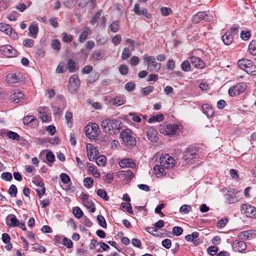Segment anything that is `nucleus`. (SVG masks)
I'll list each match as a JSON object with an SVG mask.
<instances>
[{"label":"nucleus","instance_id":"nucleus-1","mask_svg":"<svg viewBox=\"0 0 256 256\" xmlns=\"http://www.w3.org/2000/svg\"><path fill=\"white\" fill-rule=\"evenodd\" d=\"M160 165H156L154 170L156 174L165 175L166 174L164 168L170 169L172 168L176 164V160L168 154L162 155L160 158Z\"/></svg>","mask_w":256,"mask_h":256},{"label":"nucleus","instance_id":"nucleus-2","mask_svg":"<svg viewBox=\"0 0 256 256\" xmlns=\"http://www.w3.org/2000/svg\"><path fill=\"white\" fill-rule=\"evenodd\" d=\"M121 122L116 119L106 118L101 122V126L104 130L110 134H114L121 128Z\"/></svg>","mask_w":256,"mask_h":256},{"label":"nucleus","instance_id":"nucleus-3","mask_svg":"<svg viewBox=\"0 0 256 256\" xmlns=\"http://www.w3.org/2000/svg\"><path fill=\"white\" fill-rule=\"evenodd\" d=\"M238 66L248 74H256V66L250 60L242 58L238 62Z\"/></svg>","mask_w":256,"mask_h":256},{"label":"nucleus","instance_id":"nucleus-4","mask_svg":"<svg viewBox=\"0 0 256 256\" xmlns=\"http://www.w3.org/2000/svg\"><path fill=\"white\" fill-rule=\"evenodd\" d=\"M144 62L147 65V70L150 72H158L161 68V64L156 61L154 56L145 54L143 56Z\"/></svg>","mask_w":256,"mask_h":256},{"label":"nucleus","instance_id":"nucleus-5","mask_svg":"<svg viewBox=\"0 0 256 256\" xmlns=\"http://www.w3.org/2000/svg\"><path fill=\"white\" fill-rule=\"evenodd\" d=\"M86 136L91 140L97 138L100 134L98 124L96 123L88 124L85 127Z\"/></svg>","mask_w":256,"mask_h":256},{"label":"nucleus","instance_id":"nucleus-6","mask_svg":"<svg viewBox=\"0 0 256 256\" xmlns=\"http://www.w3.org/2000/svg\"><path fill=\"white\" fill-rule=\"evenodd\" d=\"M120 136L126 146H132L136 144V139L132 136V132L130 130L126 129L122 130L120 133Z\"/></svg>","mask_w":256,"mask_h":256},{"label":"nucleus","instance_id":"nucleus-7","mask_svg":"<svg viewBox=\"0 0 256 256\" xmlns=\"http://www.w3.org/2000/svg\"><path fill=\"white\" fill-rule=\"evenodd\" d=\"M178 126L176 124H160L159 126V132L165 135H174L177 132Z\"/></svg>","mask_w":256,"mask_h":256},{"label":"nucleus","instance_id":"nucleus-8","mask_svg":"<svg viewBox=\"0 0 256 256\" xmlns=\"http://www.w3.org/2000/svg\"><path fill=\"white\" fill-rule=\"evenodd\" d=\"M246 88V83L242 82L230 88L228 92V94L231 96L239 95L241 93L244 92Z\"/></svg>","mask_w":256,"mask_h":256},{"label":"nucleus","instance_id":"nucleus-9","mask_svg":"<svg viewBox=\"0 0 256 256\" xmlns=\"http://www.w3.org/2000/svg\"><path fill=\"white\" fill-rule=\"evenodd\" d=\"M38 118L42 122H48L50 120V110L45 106L38 108Z\"/></svg>","mask_w":256,"mask_h":256},{"label":"nucleus","instance_id":"nucleus-10","mask_svg":"<svg viewBox=\"0 0 256 256\" xmlns=\"http://www.w3.org/2000/svg\"><path fill=\"white\" fill-rule=\"evenodd\" d=\"M198 156V150L194 148L188 149L183 156L184 160L188 163L192 164L193 160Z\"/></svg>","mask_w":256,"mask_h":256},{"label":"nucleus","instance_id":"nucleus-11","mask_svg":"<svg viewBox=\"0 0 256 256\" xmlns=\"http://www.w3.org/2000/svg\"><path fill=\"white\" fill-rule=\"evenodd\" d=\"M240 211L242 214H245L247 217H256V208L249 204H242Z\"/></svg>","mask_w":256,"mask_h":256},{"label":"nucleus","instance_id":"nucleus-12","mask_svg":"<svg viewBox=\"0 0 256 256\" xmlns=\"http://www.w3.org/2000/svg\"><path fill=\"white\" fill-rule=\"evenodd\" d=\"M0 52L2 54L9 58L16 56L17 54L16 50L10 45L8 44L2 46L0 48Z\"/></svg>","mask_w":256,"mask_h":256},{"label":"nucleus","instance_id":"nucleus-13","mask_svg":"<svg viewBox=\"0 0 256 256\" xmlns=\"http://www.w3.org/2000/svg\"><path fill=\"white\" fill-rule=\"evenodd\" d=\"M212 19V17L210 16H208L205 12H200L193 16L192 22L194 24H197L202 20L206 22H210L211 21Z\"/></svg>","mask_w":256,"mask_h":256},{"label":"nucleus","instance_id":"nucleus-14","mask_svg":"<svg viewBox=\"0 0 256 256\" xmlns=\"http://www.w3.org/2000/svg\"><path fill=\"white\" fill-rule=\"evenodd\" d=\"M0 30L15 39L18 38V35L11 26L5 23H0Z\"/></svg>","mask_w":256,"mask_h":256},{"label":"nucleus","instance_id":"nucleus-15","mask_svg":"<svg viewBox=\"0 0 256 256\" xmlns=\"http://www.w3.org/2000/svg\"><path fill=\"white\" fill-rule=\"evenodd\" d=\"M134 13L138 16L142 15L147 18H151V14L148 12L146 8H144L142 10H140V6L138 4H134Z\"/></svg>","mask_w":256,"mask_h":256},{"label":"nucleus","instance_id":"nucleus-16","mask_svg":"<svg viewBox=\"0 0 256 256\" xmlns=\"http://www.w3.org/2000/svg\"><path fill=\"white\" fill-rule=\"evenodd\" d=\"M146 136L152 142H156L158 140L157 136V131L152 128H149L146 131Z\"/></svg>","mask_w":256,"mask_h":256},{"label":"nucleus","instance_id":"nucleus-17","mask_svg":"<svg viewBox=\"0 0 256 256\" xmlns=\"http://www.w3.org/2000/svg\"><path fill=\"white\" fill-rule=\"evenodd\" d=\"M86 148L88 149V157L90 161H93L96 158L98 153V150L91 144H88Z\"/></svg>","mask_w":256,"mask_h":256},{"label":"nucleus","instance_id":"nucleus-18","mask_svg":"<svg viewBox=\"0 0 256 256\" xmlns=\"http://www.w3.org/2000/svg\"><path fill=\"white\" fill-rule=\"evenodd\" d=\"M190 64L195 68H202L205 66V63L199 58L192 56L190 58Z\"/></svg>","mask_w":256,"mask_h":256},{"label":"nucleus","instance_id":"nucleus-19","mask_svg":"<svg viewBox=\"0 0 256 256\" xmlns=\"http://www.w3.org/2000/svg\"><path fill=\"white\" fill-rule=\"evenodd\" d=\"M198 232H194L191 234L186 236L185 240L187 242H192L194 246H196L200 244L199 240L196 239L198 236Z\"/></svg>","mask_w":256,"mask_h":256},{"label":"nucleus","instance_id":"nucleus-20","mask_svg":"<svg viewBox=\"0 0 256 256\" xmlns=\"http://www.w3.org/2000/svg\"><path fill=\"white\" fill-rule=\"evenodd\" d=\"M232 246L236 252H242L246 249V244L244 242L236 240L234 242Z\"/></svg>","mask_w":256,"mask_h":256},{"label":"nucleus","instance_id":"nucleus-21","mask_svg":"<svg viewBox=\"0 0 256 256\" xmlns=\"http://www.w3.org/2000/svg\"><path fill=\"white\" fill-rule=\"evenodd\" d=\"M6 80H24L27 79L26 75L20 73L9 74L6 76Z\"/></svg>","mask_w":256,"mask_h":256},{"label":"nucleus","instance_id":"nucleus-22","mask_svg":"<svg viewBox=\"0 0 256 256\" xmlns=\"http://www.w3.org/2000/svg\"><path fill=\"white\" fill-rule=\"evenodd\" d=\"M119 166L122 168H134L136 164L132 159L126 158L120 160L118 162Z\"/></svg>","mask_w":256,"mask_h":256},{"label":"nucleus","instance_id":"nucleus-23","mask_svg":"<svg viewBox=\"0 0 256 256\" xmlns=\"http://www.w3.org/2000/svg\"><path fill=\"white\" fill-rule=\"evenodd\" d=\"M256 236V231L254 230H246L238 234V237L243 240H246L250 237Z\"/></svg>","mask_w":256,"mask_h":256},{"label":"nucleus","instance_id":"nucleus-24","mask_svg":"<svg viewBox=\"0 0 256 256\" xmlns=\"http://www.w3.org/2000/svg\"><path fill=\"white\" fill-rule=\"evenodd\" d=\"M80 86V81H69L68 90L71 93H76Z\"/></svg>","mask_w":256,"mask_h":256},{"label":"nucleus","instance_id":"nucleus-25","mask_svg":"<svg viewBox=\"0 0 256 256\" xmlns=\"http://www.w3.org/2000/svg\"><path fill=\"white\" fill-rule=\"evenodd\" d=\"M125 98L122 96H116L114 97L110 100V102L112 104L116 106H120L123 104L125 102Z\"/></svg>","mask_w":256,"mask_h":256},{"label":"nucleus","instance_id":"nucleus-26","mask_svg":"<svg viewBox=\"0 0 256 256\" xmlns=\"http://www.w3.org/2000/svg\"><path fill=\"white\" fill-rule=\"evenodd\" d=\"M202 110L208 118H211L214 114V112L212 108L206 104L202 105Z\"/></svg>","mask_w":256,"mask_h":256},{"label":"nucleus","instance_id":"nucleus-27","mask_svg":"<svg viewBox=\"0 0 256 256\" xmlns=\"http://www.w3.org/2000/svg\"><path fill=\"white\" fill-rule=\"evenodd\" d=\"M104 56V53L99 50H95L92 54L90 58L93 61H98L102 60Z\"/></svg>","mask_w":256,"mask_h":256},{"label":"nucleus","instance_id":"nucleus-28","mask_svg":"<svg viewBox=\"0 0 256 256\" xmlns=\"http://www.w3.org/2000/svg\"><path fill=\"white\" fill-rule=\"evenodd\" d=\"M222 39L226 45H230L233 41L234 36L226 32L222 36Z\"/></svg>","mask_w":256,"mask_h":256},{"label":"nucleus","instance_id":"nucleus-29","mask_svg":"<svg viewBox=\"0 0 256 256\" xmlns=\"http://www.w3.org/2000/svg\"><path fill=\"white\" fill-rule=\"evenodd\" d=\"M24 94L21 92H14L11 96V100L12 102L18 103L24 98Z\"/></svg>","mask_w":256,"mask_h":256},{"label":"nucleus","instance_id":"nucleus-30","mask_svg":"<svg viewBox=\"0 0 256 256\" xmlns=\"http://www.w3.org/2000/svg\"><path fill=\"white\" fill-rule=\"evenodd\" d=\"M96 162L98 166H104L106 164V157L103 155L98 156L96 158Z\"/></svg>","mask_w":256,"mask_h":256},{"label":"nucleus","instance_id":"nucleus-31","mask_svg":"<svg viewBox=\"0 0 256 256\" xmlns=\"http://www.w3.org/2000/svg\"><path fill=\"white\" fill-rule=\"evenodd\" d=\"M90 32L91 30L89 28L82 32L79 36V42H84Z\"/></svg>","mask_w":256,"mask_h":256},{"label":"nucleus","instance_id":"nucleus-32","mask_svg":"<svg viewBox=\"0 0 256 256\" xmlns=\"http://www.w3.org/2000/svg\"><path fill=\"white\" fill-rule=\"evenodd\" d=\"M88 170L90 174H92L94 177L96 178H99L100 176V172L97 170L96 168L92 165H90L88 166Z\"/></svg>","mask_w":256,"mask_h":256},{"label":"nucleus","instance_id":"nucleus-33","mask_svg":"<svg viewBox=\"0 0 256 256\" xmlns=\"http://www.w3.org/2000/svg\"><path fill=\"white\" fill-rule=\"evenodd\" d=\"M164 118V116L162 114H157L156 116H153L148 120L149 123H152L154 122H159L162 121Z\"/></svg>","mask_w":256,"mask_h":256},{"label":"nucleus","instance_id":"nucleus-34","mask_svg":"<svg viewBox=\"0 0 256 256\" xmlns=\"http://www.w3.org/2000/svg\"><path fill=\"white\" fill-rule=\"evenodd\" d=\"M7 136L14 140L19 141L20 140V135L16 132L10 130L8 132Z\"/></svg>","mask_w":256,"mask_h":256},{"label":"nucleus","instance_id":"nucleus-35","mask_svg":"<svg viewBox=\"0 0 256 256\" xmlns=\"http://www.w3.org/2000/svg\"><path fill=\"white\" fill-rule=\"evenodd\" d=\"M10 216V222L8 224V226L10 227H14L18 226V224L19 223L18 220L16 218V216L14 215H10L8 216L6 219H8Z\"/></svg>","mask_w":256,"mask_h":256},{"label":"nucleus","instance_id":"nucleus-36","mask_svg":"<svg viewBox=\"0 0 256 256\" xmlns=\"http://www.w3.org/2000/svg\"><path fill=\"white\" fill-rule=\"evenodd\" d=\"M76 4V0H64L62 2L63 6L69 9L72 8Z\"/></svg>","mask_w":256,"mask_h":256},{"label":"nucleus","instance_id":"nucleus-37","mask_svg":"<svg viewBox=\"0 0 256 256\" xmlns=\"http://www.w3.org/2000/svg\"><path fill=\"white\" fill-rule=\"evenodd\" d=\"M248 50L252 55L256 56V40H252L248 46Z\"/></svg>","mask_w":256,"mask_h":256},{"label":"nucleus","instance_id":"nucleus-38","mask_svg":"<svg viewBox=\"0 0 256 256\" xmlns=\"http://www.w3.org/2000/svg\"><path fill=\"white\" fill-rule=\"evenodd\" d=\"M84 206L88 208L89 209L91 212H94L95 210V206L94 203L90 200L83 203Z\"/></svg>","mask_w":256,"mask_h":256},{"label":"nucleus","instance_id":"nucleus-39","mask_svg":"<svg viewBox=\"0 0 256 256\" xmlns=\"http://www.w3.org/2000/svg\"><path fill=\"white\" fill-rule=\"evenodd\" d=\"M190 62L188 60H184L181 64V68L182 70L184 72L190 71Z\"/></svg>","mask_w":256,"mask_h":256},{"label":"nucleus","instance_id":"nucleus-40","mask_svg":"<svg viewBox=\"0 0 256 256\" xmlns=\"http://www.w3.org/2000/svg\"><path fill=\"white\" fill-rule=\"evenodd\" d=\"M8 192L11 197L16 198L18 192L16 186L14 184H12L9 188Z\"/></svg>","mask_w":256,"mask_h":256},{"label":"nucleus","instance_id":"nucleus-41","mask_svg":"<svg viewBox=\"0 0 256 256\" xmlns=\"http://www.w3.org/2000/svg\"><path fill=\"white\" fill-rule=\"evenodd\" d=\"M96 194L100 197L105 200H108L109 199L106 192L103 189H98L96 192Z\"/></svg>","mask_w":256,"mask_h":256},{"label":"nucleus","instance_id":"nucleus-42","mask_svg":"<svg viewBox=\"0 0 256 256\" xmlns=\"http://www.w3.org/2000/svg\"><path fill=\"white\" fill-rule=\"evenodd\" d=\"M28 30L33 35L32 37L36 38L38 30V27L36 25L31 24Z\"/></svg>","mask_w":256,"mask_h":256},{"label":"nucleus","instance_id":"nucleus-43","mask_svg":"<svg viewBox=\"0 0 256 256\" xmlns=\"http://www.w3.org/2000/svg\"><path fill=\"white\" fill-rule=\"evenodd\" d=\"M65 118L66 120V124L67 126L70 128L72 126V114L70 112H66V113L65 115Z\"/></svg>","mask_w":256,"mask_h":256},{"label":"nucleus","instance_id":"nucleus-44","mask_svg":"<svg viewBox=\"0 0 256 256\" xmlns=\"http://www.w3.org/2000/svg\"><path fill=\"white\" fill-rule=\"evenodd\" d=\"M94 184V180L90 177L86 178L84 180V184L85 187L90 188Z\"/></svg>","mask_w":256,"mask_h":256},{"label":"nucleus","instance_id":"nucleus-45","mask_svg":"<svg viewBox=\"0 0 256 256\" xmlns=\"http://www.w3.org/2000/svg\"><path fill=\"white\" fill-rule=\"evenodd\" d=\"M66 68H68L70 72H74L76 69V64L72 60H69L67 62Z\"/></svg>","mask_w":256,"mask_h":256},{"label":"nucleus","instance_id":"nucleus-46","mask_svg":"<svg viewBox=\"0 0 256 256\" xmlns=\"http://www.w3.org/2000/svg\"><path fill=\"white\" fill-rule=\"evenodd\" d=\"M36 120L35 117L33 116H28L22 119L23 123L24 125H27L30 122Z\"/></svg>","mask_w":256,"mask_h":256},{"label":"nucleus","instance_id":"nucleus-47","mask_svg":"<svg viewBox=\"0 0 256 256\" xmlns=\"http://www.w3.org/2000/svg\"><path fill=\"white\" fill-rule=\"evenodd\" d=\"M73 214L78 218H80L82 216L83 212L80 208L78 206L73 208Z\"/></svg>","mask_w":256,"mask_h":256},{"label":"nucleus","instance_id":"nucleus-48","mask_svg":"<svg viewBox=\"0 0 256 256\" xmlns=\"http://www.w3.org/2000/svg\"><path fill=\"white\" fill-rule=\"evenodd\" d=\"M131 56L130 50L128 48H125L122 52V58L123 60H127Z\"/></svg>","mask_w":256,"mask_h":256},{"label":"nucleus","instance_id":"nucleus-49","mask_svg":"<svg viewBox=\"0 0 256 256\" xmlns=\"http://www.w3.org/2000/svg\"><path fill=\"white\" fill-rule=\"evenodd\" d=\"M32 182L40 188L44 186V183L41 178L38 176L33 178Z\"/></svg>","mask_w":256,"mask_h":256},{"label":"nucleus","instance_id":"nucleus-50","mask_svg":"<svg viewBox=\"0 0 256 256\" xmlns=\"http://www.w3.org/2000/svg\"><path fill=\"white\" fill-rule=\"evenodd\" d=\"M239 29V26L236 24H234L232 27L230 28V30L227 32L232 36H234L238 33Z\"/></svg>","mask_w":256,"mask_h":256},{"label":"nucleus","instance_id":"nucleus-51","mask_svg":"<svg viewBox=\"0 0 256 256\" xmlns=\"http://www.w3.org/2000/svg\"><path fill=\"white\" fill-rule=\"evenodd\" d=\"M101 14H102V10H100L90 20V23L92 24H95L96 22L98 19L100 18Z\"/></svg>","mask_w":256,"mask_h":256},{"label":"nucleus","instance_id":"nucleus-52","mask_svg":"<svg viewBox=\"0 0 256 256\" xmlns=\"http://www.w3.org/2000/svg\"><path fill=\"white\" fill-rule=\"evenodd\" d=\"M97 220L98 222V224L102 228H106V222L105 219L102 216L98 215L97 216Z\"/></svg>","mask_w":256,"mask_h":256},{"label":"nucleus","instance_id":"nucleus-53","mask_svg":"<svg viewBox=\"0 0 256 256\" xmlns=\"http://www.w3.org/2000/svg\"><path fill=\"white\" fill-rule=\"evenodd\" d=\"M62 40L65 42H71L73 40V36L70 34H68L66 32L62 34Z\"/></svg>","mask_w":256,"mask_h":256},{"label":"nucleus","instance_id":"nucleus-54","mask_svg":"<svg viewBox=\"0 0 256 256\" xmlns=\"http://www.w3.org/2000/svg\"><path fill=\"white\" fill-rule=\"evenodd\" d=\"M251 33L250 30H242L240 32V38L244 40H247L250 36Z\"/></svg>","mask_w":256,"mask_h":256},{"label":"nucleus","instance_id":"nucleus-55","mask_svg":"<svg viewBox=\"0 0 256 256\" xmlns=\"http://www.w3.org/2000/svg\"><path fill=\"white\" fill-rule=\"evenodd\" d=\"M228 222V219L226 218L219 220L216 223V226L220 228H222L226 226Z\"/></svg>","mask_w":256,"mask_h":256},{"label":"nucleus","instance_id":"nucleus-56","mask_svg":"<svg viewBox=\"0 0 256 256\" xmlns=\"http://www.w3.org/2000/svg\"><path fill=\"white\" fill-rule=\"evenodd\" d=\"M89 1L90 0H76V4H77L78 8H84L87 5Z\"/></svg>","mask_w":256,"mask_h":256},{"label":"nucleus","instance_id":"nucleus-57","mask_svg":"<svg viewBox=\"0 0 256 256\" xmlns=\"http://www.w3.org/2000/svg\"><path fill=\"white\" fill-rule=\"evenodd\" d=\"M66 69V66L64 62H60L56 69V72L57 73H62L64 72Z\"/></svg>","mask_w":256,"mask_h":256},{"label":"nucleus","instance_id":"nucleus-58","mask_svg":"<svg viewBox=\"0 0 256 256\" xmlns=\"http://www.w3.org/2000/svg\"><path fill=\"white\" fill-rule=\"evenodd\" d=\"M61 47L60 42L58 40H54L52 42V48L54 50H60Z\"/></svg>","mask_w":256,"mask_h":256},{"label":"nucleus","instance_id":"nucleus-59","mask_svg":"<svg viewBox=\"0 0 256 256\" xmlns=\"http://www.w3.org/2000/svg\"><path fill=\"white\" fill-rule=\"evenodd\" d=\"M110 29L113 32H116L119 29V24L117 21L113 22L110 26Z\"/></svg>","mask_w":256,"mask_h":256},{"label":"nucleus","instance_id":"nucleus-60","mask_svg":"<svg viewBox=\"0 0 256 256\" xmlns=\"http://www.w3.org/2000/svg\"><path fill=\"white\" fill-rule=\"evenodd\" d=\"M172 232L174 235L179 236L182 234L183 230L181 227L174 226L172 228Z\"/></svg>","mask_w":256,"mask_h":256},{"label":"nucleus","instance_id":"nucleus-61","mask_svg":"<svg viewBox=\"0 0 256 256\" xmlns=\"http://www.w3.org/2000/svg\"><path fill=\"white\" fill-rule=\"evenodd\" d=\"M114 179V175L112 173H108L104 176V180L107 183L110 184Z\"/></svg>","mask_w":256,"mask_h":256},{"label":"nucleus","instance_id":"nucleus-62","mask_svg":"<svg viewBox=\"0 0 256 256\" xmlns=\"http://www.w3.org/2000/svg\"><path fill=\"white\" fill-rule=\"evenodd\" d=\"M63 244L68 248H72L73 246V242L70 240L66 238H64L62 240Z\"/></svg>","mask_w":256,"mask_h":256},{"label":"nucleus","instance_id":"nucleus-63","mask_svg":"<svg viewBox=\"0 0 256 256\" xmlns=\"http://www.w3.org/2000/svg\"><path fill=\"white\" fill-rule=\"evenodd\" d=\"M32 249L34 251H38L39 252H46V249L44 246L38 244H35L32 248Z\"/></svg>","mask_w":256,"mask_h":256},{"label":"nucleus","instance_id":"nucleus-64","mask_svg":"<svg viewBox=\"0 0 256 256\" xmlns=\"http://www.w3.org/2000/svg\"><path fill=\"white\" fill-rule=\"evenodd\" d=\"M140 59L136 56H132L130 60V64L132 66H136L139 64Z\"/></svg>","mask_w":256,"mask_h":256}]
</instances>
